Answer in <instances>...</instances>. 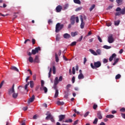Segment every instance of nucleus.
Here are the masks:
<instances>
[{
  "label": "nucleus",
  "mask_w": 125,
  "mask_h": 125,
  "mask_svg": "<svg viewBox=\"0 0 125 125\" xmlns=\"http://www.w3.org/2000/svg\"><path fill=\"white\" fill-rule=\"evenodd\" d=\"M94 65L92 63H91L90 64L91 67L93 69H96V68L100 67L101 66V62L100 61H97L96 62H94Z\"/></svg>",
  "instance_id": "1"
},
{
  "label": "nucleus",
  "mask_w": 125,
  "mask_h": 125,
  "mask_svg": "<svg viewBox=\"0 0 125 125\" xmlns=\"http://www.w3.org/2000/svg\"><path fill=\"white\" fill-rule=\"evenodd\" d=\"M63 27V24H61L60 23H58L56 26V32L58 33Z\"/></svg>",
  "instance_id": "2"
},
{
  "label": "nucleus",
  "mask_w": 125,
  "mask_h": 125,
  "mask_svg": "<svg viewBox=\"0 0 125 125\" xmlns=\"http://www.w3.org/2000/svg\"><path fill=\"white\" fill-rule=\"evenodd\" d=\"M46 115L47 116L45 118L46 120H48L49 119H50L52 122H55V120L53 118V117L51 115V114L49 112H47Z\"/></svg>",
  "instance_id": "3"
},
{
  "label": "nucleus",
  "mask_w": 125,
  "mask_h": 125,
  "mask_svg": "<svg viewBox=\"0 0 125 125\" xmlns=\"http://www.w3.org/2000/svg\"><path fill=\"white\" fill-rule=\"evenodd\" d=\"M114 41V38H113V34H109V35L108 37V42L109 43H113Z\"/></svg>",
  "instance_id": "4"
},
{
  "label": "nucleus",
  "mask_w": 125,
  "mask_h": 125,
  "mask_svg": "<svg viewBox=\"0 0 125 125\" xmlns=\"http://www.w3.org/2000/svg\"><path fill=\"white\" fill-rule=\"evenodd\" d=\"M14 87L15 85L14 84H13L12 86V87H11L10 89H9L8 91V93L9 95H11L15 92Z\"/></svg>",
  "instance_id": "5"
},
{
  "label": "nucleus",
  "mask_w": 125,
  "mask_h": 125,
  "mask_svg": "<svg viewBox=\"0 0 125 125\" xmlns=\"http://www.w3.org/2000/svg\"><path fill=\"white\" fill-rule=\"evenodd\" d=\"M39 51H41V47L40 46H38L37 47H36L34 49H32V54L35 55L37 53H38Z\"/></svg>",
  "instance_id": "6"
},
{
  "label": "nucleus",
  "mask_w": 125,
  "mask_h": 125,
  "mask_svg": "<svg viewBox=\"0 0 125 125\" xmlns=\"http://www.w3.org/2000/svg\"><path fill=\"white\" fill-rule=\"evenodd\" d=\"M62 6L59 5L56 8V11L57 13H60L62 11Z\"/></svg>",
  "instance_id": "7"
},
{
  "label": "nucleus",
  "mask_w": 125,
  "mask_h": 125,
  "mask_svg": "<svg viewBox=\"0 0 125 125\" xmlns=\"http://www.w3.org/2000/svg\"><path fill=\"white\" fill-rule=\"evenodd\" d=\"M80 19H81V24L80 25L81 28V29H83L84 25H85V23L83 22V18L82 16H81Z\"/></svg>",
  "instance_id": "8"
},
{
  "label": "nucleus",
  "mask_w": 125,
  "mask_h": 125,
  "mask_svg": "<svg viewBox=\"0 0 125 125\" xmlns=\"http://www.w3.org/2000/svg\"><path fill=\"white\" fill-rule=\"evenodd\" d=\"M35 99V96L34 95H33V96L31 97V98H30L28 101V103L30 104L31 103H32Z\"/></svg>",
  "instance_id": "9"
},
{
  "label": "nucleus",
  "mask_w": 125,
  "mask_h": 125,
  "mask_svg": "<svg viewBox=\"0 0 125 125\" xmlns=\"http://www.w3.org/2000/svg\"><path fill=\"white\" fill-rule=\"evenodd\" d=\"M75 16H72L71 17L70 21H71V23L73 25L75 23Z\"/></svg>",
  "instance_id": "10"
},
{
  "label": "nucleus",
  "mask_w": 125,
  "mask_h": 125,
  "mask_svg": "<svg viewBox=\"0 0 125 125\" xmlns=\"http://www.w3.org/2000/svg\"><path fill=\"white\" fill-rule=\"evenodd\" d=\"M40 90L41 91L44 90V93H46L47 92L48 89H47V88H46V87H44V86H43L42 87H40Z\"/></svg>",
  "instance_id": "11"
},
{
  "label": "nucleus",
  "mask_w": 125,
  "mask_h": 125,
  "mask_svg": "<svg viewBox=\"0 0 125 125\" xmlns=\"http://www.w3.org/2000/svg\"><path fill=\"white\" fill-rule=\"evenodd\" d=\"M34 62H36V63H40V60H39L38 55L36 56L34 60Z\"/></svg>",
  "instance_id": "12"
},
{
  "label": "nucleus",
  "mask_w": 125,
  "mask_h": 125,
  "mask_svg": "<svg viewBox=\"0 0 125 125\" xmlns=\"http://www.w3.org/2000/svg\"><path fill=\"white\" fill-rule=\"evenodd\" d=\"M65 117V115H61L59 116V122H62L63 119H64Z\"/></svg>",
  "instance_id": "13"
},
{
  "label": "nucleus",
  "mask_w": 125,
  "mask_h": 125,
  "mask_svg": "<svg viewBox=\"0 0 125 125\" xmlns=\"http://www.w3.org/2000/svg\"><path fill=\"white\" fill-rule=\"evenodd\" d=\"M63 37L64 39H68L70 38L71 36L70 35V34H69L68 33H65L63 35Z\"/></svg>",
  "instance_id": "14"
},
{
  "label": "nucleus",
  "mask_w": 125,
  "mask_h": 125,
  "mask_svg": "<svg viewBox=\"0 0 125 125\" xmlns=\"http://www.w3.org/2000/svg\"><path fill=\"white\" fill-rule=\"evenodd\" d=\"M116 1L118 4V6H120L123 4L124 0H116Z\"/></svg>",
  "instance_id": "15"
},
{
  "label": "nucleus",
  "mask_w": 125,
  "mask_h": 125,
  "mask_svg": "<svg viewBox=\"0 0 125 125\" xmlns=\"http://www.w3.org/2000/svg\"><path fill=\"white\" fill-rule=\"evenodd\" d=\"M97 117L100 119L101 120L103 118V116L102 115V113L100 111H98L97 112Z\"/></svg>",
  "instance_id": "16"
},
{
  "label": "nucleus",
  "mask_w": 125,
  "mask_h": 125,
  "mask_svg": "<svg viewBox=\"0 0 125 125\" xmlns=\"http://www.w3.org/2000/svg\"><path fill=\"white\" fill-rule=\"evenodd\" d=\"M116 57V54L115 53H114L111 56H110L109 58L110 62H112L114 58Z\"/></svg>",
  "instance_id": "17"
},
{
  "label": "nucleus",
  "mask_w": 125,
  "mask_h": 125,
  "mask_svg": "<svg viewBox=\"0 0 125 125\" xmlns=\"http://www.w3.org/2000/svg\"><path fill=\"white\" fill-rule=\"evenodd\" d=\"M90 52H91V53L92 54H93L94 56H97L98 54L97 53V52L96 51H95L94 50L90 49H89Z\"/></svg>",
  "instance_id": "18"
},
{
  "label": "nucleus",
  "mask_w": 125,
  "mask_h": 125,
  "mask_svg": "<svg viewBox=\"0 0 125 125\" xmlns=\"http://www.w3.org/2000/svg\"><path fill=\"white\" fill-rule=\"evenodd\" d=\"M78 35V32L77 31H75V32H72L71 33V35L72 37H74Z\"/></svg>",
  "instance_id": "19"
},
{
  "label": "nucleus",
  "mask_w": 125,
  "mask_h": 125,
  "mask_svg": "<svg viewBox=\"0 0 125 125\" xmlns=\"http://www.w3.org/2000/svg\"><path fill=\"white\" fill-rule=\"evenodd\" d=\"M11 69L12 70L17 71V72L19 71V69L16 66H11Z\"/></svg>",
  "instance_id": "20"
},
{
  "label": "nucleus",
  "mask_w": 125,
  "mask_h": 125,
  "mask_svg": "<svg viewBox=\"0 0 125 125\" xmlns=\"http://www.w3.org/2000/svg\"><path fill=\"white\" fill-rule=\"evenodd\" d=\"M59 83L58 77H56L54 80V84L55 85H58Z\"/></svg>",
  "instance_id": "21"
},
{
  "label": "nucleus",
  "mask_w": 125,
  "mask_h": 125,
  "mask_svg": "<svg viewBox=\"0 0 125 125\" xmlns=\"http://www.w3.org/2000/svg\"><path fill=\"white\" fill-rule=\"evenodd\" d=\"M18 96V93H16L15 92L12 94V97L14 99H17Z\"/></svg>",
  "instance_id": "22"
},
{
  "label": "nucleus",
  "mask_w": 125,
  "mask_h": 125,
  "mask_svg": "<svg viewBox=\"0 0 125 125\" xmlns=\"http://www.w3.org/2000/svg\"><path fill=\"white\" fill-rule=\"evenodd\" d=\"M78 79L79 80H82L84 79V76L83 74H80L78 76Z\"/></svg>",
  "instance_id": "23"
},
{
  "label": "nucleus",
  "mask_w": 125,
  "mask_h": 125,
  "mask_svg": "<svg viewBox=\"0 0 125 125\" xmlns=\"http://www.w3.org/2000/svg\"><path fill=\"white\" fill-rule=\"evenodd\" d=\"M28 61L30 63H33L34 62V60H33V57L32 56H29V57L28 58Z\"/></svg>",
  "instance_id": "24"
},
{
  "label": "nucleus",
  "mask_w": 125,
  "mask_h": 125,
  "mask_svg": "<svg viewBox=\"0 0 125 125\" xmlns=\"http://www.w3.org/2000/svg\"><path fill=\"white\" fill-rule=\"evenodd\" d=\"M57 104L58 105H62L64 104V103L63 102H60V101H58V102H57Z\"/></svg>",
  "instance_id": "25"
},
{
  "label": "nucleus",
  "mask_w": 125,
  "mask_h": 125,
  "mask_svg": "<svg viewBox=\"0 0 125 125\" xmlns=\"http://www.w3.org/2000/svg\"><path fill=\"white\" fill-rule=\"evenodd\" d=\"M103 48L106 49H109L110 48H111V46H108L107 45H104L103 46Z\"/></svg>",
  "instance_id": "26"
},
{
  "label": "nucleus",
  "mask_w": 125,
  "mask_h": 125,
  "mask_svg": "<svg viewBox=\"0 0 125 125\" xmlns=\"http://www.w3.org/2000/svg\"><path fill=\"white\" fill-rule=\"evenodd\" d=\"M55 60H56V62H58L59 61V57L58 56V55L57 54V53H55Z\"/></svg>",
  "instance_id": "27"
},
{
  "label": "nucleus",
  "mask_w": 125,
  "mask_h": 125,
  "mask_svg": "<svg viewBox=\"0 0 125 125\" xmlns=\"http://www.w3.org/2000/svg\"><path fill=\"white\" fill-rule=\"evenodd\" d=\"M114 117V116L113 115H108L106 116V118L112 119Z\"/></svg>",
  "instance_id": "28"
},
{
  "label": "nucleus",
  "mask_w": 125,
  "mask_h": 125,
  "mask_svg": "<svg viewBox=\"0 0 125 125\" xmlns=\"http://www.w3.org/2000/svg\"><path fill=\"white\" fill-rule=\"evenodd\" d=\"M119 59L117 58L114 60V62L113 63V65H115L116 63L119 62Z\"/></svg>",
  "instance_id": "29"
},
{
  "label": "nucleus",
  "mask_w": 125,
  "mask_h": 125,
  "mask_svg": "<svg viewBox=\"0 0 125 125\" xmlns=\"http://www.w3.org/2000/svg\"><path fill=\"white\" fill-rule=\"evenodd\" d=\"M74 2L76 4H81V2L80 0H74Z\"/></svg>",
  "instance_id": "30"
},
{
  "label": "nucleus",
  "mask_w": 125,
  "mask_h": 125,
  "mask_svg": "<svg viewBox=\"0 0 125 125\" xmlns=\"http://www.w3.org/2000/svg\"><path fill=\"white\" fill-rule=\"evenodd\" d=\"M58 95H59L58 90H56V92H55L54 97L55 98H57L58 96Z\"/></svg>",
  "instance_id": "31"
},
{
  "label": "nucleus",
  "mask_w": 125,
  "mask_h": 125,
  "mask_svg": "<svg viewBox=\"0 0 125 125\" xmlns=\"http://www.w3.org/2000/svg\"><path fill=\"white\" fill-rule=\"evenodd\" d=\"M30 87L31 88H33L34 85L33 81H30Z\"/></svg>",
  "instance_id": "32"
},
{
  "label": "nucleus",
  "mask_w": 125,
  "mask_h": 125,
  "mask_svg": "<svg viewBox=\"0 0 125 125\" xmlns=\"http://www.w3.org/2000/svg\"><path fill=\"white\" fill-rule=\"evenodd\" d=\"M121 14L123 15L125 14V7L123 8L122 10L121 9Z\"/></svg>",
  "instance_id": "33"
},
{
  "label": "nucleus",
  "mask_w": 125,
  "mask_h": 125,
  "mask_svg": "<svg viewBox=\"0 0 125 125\" xmlns=\"http://www.w3.org/2000/svg\"><path fill=\"white\" fill-rule=\"evenodd\" d=\"M121 77V75L120 74H117V75L116 76L115 79H116V80H118V79H119Z\"/></svg>",
  "instance_id": "34"
},
{
  "label": "nucleus",
  "mask_w": 125,
  "mask_h": 125,
  "mask_svg": "<svg viewBox=\"0 0 125 125\" xmlns=\"http://www.w3.org/2000/svg\"><path fill=\"white\" fill-rule=\"evenodd\" d=\"M96 53H97V55H101V50L100 49H98L96 51Z\"/></svg>",
  "instance_id": "35"
},
{
  "label": "nucleus",
  "mask_w": 125,
  "mask_h": 125,
  "mask_svg": "<svg viewBox=\"0 0 125 125\" xmlns=\"http://www.w3.org/2000/svg\"><path fill=\"white\" fill-rule=\"evenodd\" d=\"M95 7V5L93 4L89 9L90 11H92Z\"/></svg>",
  "instance_id": "36"
},
{
  "label": "nucleus",
  "mask_w": 125,
  "mask_h": 125,
  "mask_svg": "<svg viewBox=\"0 0 125 125\" xmlns=\"http://www.w3.org/2000/svg\"><path fill=\"white\" fill-rule=\"evenodd\" d=\"M29 82L27 83V84H26L24 86V89L25 90H27V92H28V90H27V87L29 85Z\"/></svg>",
  "instance_id": "37"
},
{
  "label": "nucleus",
  "mask_w": 125,
  "mask_h": 125,
  "mask_svg": "<svg viewBox=\"0 0 125 125\" xmlns=\"http://www.w3.org/2000/svg\"><path fill=\"white\" fill-rule=\"evenodd\" d=\"M77 44V42H72L71 44H70V46H75Z\"/></svg>",
  "instance_id": "38"
},
{
  "label": "nucleus",
  "mask_w": 125,
  "mask_h": 125,
  "mask_svg": "<svg viewBox=\"0 0 125 125\" xmlns=\"http://www.w3.org/2000/svg\"><path fill=\"white\" fill-rule=\"evenodd\" d=\"M120 21H115V25L116 26H118L120 24Z\"/></svg>",
  "instance_id": "39"
},
{
  "label": "nucleus",
  "mask_w": 125,
  "mask_h": 125,
  "mask_svg": "<svg viewBox=\"0 0 125 125\" xmlns=\"http://www.w3.org/2000/svg\"><path fill=\"white\" fill-rule=\"evenodd\" d=\"M51 71H52V68L51 67L50 68L49 72L48 73V78H50L51 77Z\"/></svg>",
  "instance_id": "40"
},
{
  "label": "nucleus",
  "mask_w": 125,
  "mask_h": 125,
  "mask_svg": "<svg viewBox=\"0 0 125 125\" xmlns=\"http://www.w3.org/2000/svg\"><path fill=\"white\" fill-rule=\"evenodd\" d=\"M121 15H122L121 12H116V13L115 14L116 16H121Z\"/></svg>",
  "instance_id": "41"
},
{
  "label": "nucleus",
  "mask_w": 125,
  "mask_h": 125,
  "mask_svg": "<svg viewBox=\"0 0 125 125\" xmlns=\"http://www.w3.org/2000/svg\"><path fill=\"white\" fill-rule=\"evenodd\" d=\"M82 9V7H78L76 9L75 11L76 12H78L79 11H81Z\"/></svg>",
  "instance_id": "42"
},
{
  "label": "nucleus",
  "mask_w": 125,
  "mask_h": 125,
  "mask_svg": "<svg viewBox=\"0 0 125 125\" xmlns=\"http://www.w3.org/2000/svg\"><path fill=\"white\" fill-rule=\"evenodd\" d=\"M53 74H56V67L53 65Z\"/></svg>",
  "instance_id": "43"
},
{
  "label": "nucleus",
  "mask_w": 125,
  "mask_h": 125,
  "mask_svg": "<svg viewBox=\"0 0 125 125\" xmlns=\"http://www.w3.org/2000/svg\"><path fill=\"white\" fill-rule=\"evenodd\" d=\"M98 121V119L97 118H96L94 121L93 122V124L96 125L97 124Z\"/></svg>",
  "instance_id": "44"
},
{
  "label": "nucleus",
  "mask_w": 125,
  "mask_h": 125,
  "mask_svg": "<svg viewBox=\"0 0 125 125\" xmlns=\"http://www.w3.org/2000/svg\"><path fill=\"white\" fill-rule=\"evenodd\" d=\"M64 122L66 123H72V120L70 119L68 120H66Z\"/></svg>",
  "instance_id": "45"
},
{
  "label": "nucleus",
  "mask_w": 125,
  "mask_h": 125,
  "mask_svg": "<svg viewBox=\"0 0 125 125\" xmlns=\"http://www.w3.org/2000/svg\"><path fill=\"white\" fill-rule=\"evenodd\" d=\"M68 7V4H65V5L63 7L64 10H65L67 9Z\"/></svg>",
  "instance_id": "46"
},
{
  "label": "nucleus",
  "mask_w": 125,
  "mask_h": 125,
  "mask_svg": "<svg viewBox=\"0 0 125 125\" xmlns=\"http://www.w3.org/2000/svg\"><path fill=\"white\" fill-rule=\"evenodd\" d=\"M107 62H108L107 59H106L105 58L104 59V60H103L104 63H106Z\"/></svg>",
  "instance_id": "47"
},
{
  "label": "nucleus",
  "mask_w": 125,
  "mask_h": 125,
  "mask_svg": "<svg viewBox=\"0 0 125 125\" xmlns=\"http://www.w3.org/2000/svg\"><path fill=\"white\" fill-rule=\"evenodd\" d=\"M120 111L122 112H125V107H122V108H121Z\"/></svg>",
  "instance_id": "48"
},
{
  "label": "nucleus",
  "mask_w": 125,
  "mask_h": 125,
  "mask_svg": "<svg viewBox=\"0 0 125 125\" xmlns=\"http://www.w3.org/2000/svg\"><path fill=\"white\" fill-rule=\"evenodd\" d=\"M97 107H98L97 104H94L93 107V109L96 110L97 109Z\"/></svg>",
  "instance_id": "49"
},
{
  "label": "nucleus",
  "mask_w": 125,
  "mask_h": 125,
  "mask_svg": "<svg viewBox=\"0 0 125 125\" xmlns=\"http://www.w3.org/2000/svg\"><path fill=\"white\" fill-rule=\"evenodd\" d=\"M72 73L74 75L75 74V67H73V68H72Z\"/></svg>",
  "instance_id": "50"
},
{
  "label": "nucleus",
  "mask_w": 125,
  "mask_h": 125,
  "mask_svg": "<svg viewBox=\"0 0 125 125\" xmlns=\"http://www.w3.org/2000/svg\"><path fill=\"white\" fill-rule=\"evenodd\" d=\"M44 82L43 80H41V87L44 86Z\"/></svg>",
  "instance_id": "51"
},
{
  "label": "nucleus",
  "mask_w": 125,
  "mask_h": 125,
  "mask_svg": "<svg viewBox=\"0 0 125 125\" xmlns=\"http://www.w3.org/2000/svg\"><path fill=\"white\" fill-rule=\"evenodd\" d=\"M75 76H73L72 78V82L73 83H75Z\"/></svg>",
  "instance_id": "52"
},
{
  "label": "nucleus",
  "mask_w": 125,
  "mask_h": 125,
  "mask_svg": "<svg viewBox=\"0 0 125 125\" xmlns=\"http://www.w3.org/2000/svg\"><path fill=\"white\" fill-rule=\"evenodd\" d=\"M83 38V36H81V37L79 38V39L78 40L77 42H81Z\"/></svg>",
  "instance_id": "53"
},
{
  "label": "nucleus",
  "mask_w": 125,
  "mask_h": 125,
  "mask_svg": "<svg viewBox=\"0 0 125 125\" xmlns=\"http://www.w3.org/2000/svg\"><path fill=\"white\" fill-rule=\"evenodd\" d=\"M32 42L33 43V45H34L36 43V40L35 39H32Z\"/></svg>",
  "instance_id": "54"
},
{
  "label": "nucleus",
  "mask_w": 125,
  "mask_h": 125,
  "mask_svg": "<svg viewBox=\"0 0 125 125\" xmlns=\"http://www.w3.org/2000/svg\"><path fill=\"white\" fill-rule=\"evenodd\" d=\"M111 24H112V23L110 22H106V25H107V26H108V27L110 26L111 25Z\"/></svg>",
  "instance_id": "55"
},
{
  "label": "nucleus",
  "mask_w": 125,
  "mask_h": 125,
  "mask_svg": "<svg viewBox=\"0 0 125 125\" xmlns=\"http://www.w3.org/2000/svg\"><path fill=\"white\" fill-rule=\"evenodd\" d=\"M122 10L121 8L120 7H118L116 9V12H120Z\"/></svg>",
  "instance_id": "56"
},
{
  "label": "nucleus",
  "mask_w": 125,
  "mask_h": 125,
  "mask_svg": "<svg viewBox=\"0 0 125 125\" xmlns=\"http://www.w3.org/2000/svg\"><path fill=\"white\" fill-rule=\"evenodd\" d=\"M71 86V84H68V85H67L66 87V88L68 90Z\"/></svg>",
  "instance_id": "57"
},
{
  "label": "nucleus",
  "mask_w": 125,
  "mask_h": 125,
  "mask_svg": "<svg viewBox=\"0 0 125 125\" xmlns=\"http://www.w3.org/2000/svg\"><path fill=\"white\" fill-rule=\"evenodd\" d=\"M98 39L99 40V41H100V42H103L102 39L101 38V37L99 36H98Z\"/></svg>",
  "instance_id": "58"
},
{
  "label": "nucleus",
  "mask_w": 125,
  "mask_h": 125,
  "mask_svg": "<svg viewBox=\"0 0 125 125\" xmlns=\"http://www.w3.org/2000/svg\"><path fill=\"white\" fill-rule=\"evenodd\" d=\"M75 20H76V22L77 23H79V17H76L75 18Z\"/></svg>",
  "instance_id": "59"
},
{
  "label": "nucleus",
  "mask_w": 125,
  "mask_h": 125,
  "mask_svg": "<svg viewBox=\"0 0 125 125\" xmlns=\"http://www.w3.org/2000/svg\"><path fill=\"white\" fill-rule=\"evenodd\" d=\"M90 113V112L89 111L87 112L84 115V117H86L88 114Z\"/></svg>",
  "instance_id": "60"
},
{
  "label": "nucleus",
  "mask_w": 125,
  "mask_h": 125,
  "mask_svg": "<svg viewBox=\"0 0 125 125\" xmlns=\"http://www.w3.org/2000/svg\"><path fill=\"white\" fill-rule=\"evenodd\" d=\"M27 55L30 57L32 55V54H33L31 52H27Z\"/></svg>",
  "instance_id": "61"
},
{
  "label": "nucleus",
  "mask_w": 125,
  "mask_h": 125,
  "mask_svg": "<svg viewBox=\"0 0 125 125\" xmlns=\"http://www.w3.org/2000/svg\"><path fill=\"white\" fill-rule=\"evenodd\" d=\"M62 76H61L60 77V78H59V79H58V81H59V82H62Z\"/></svg>",
  "instance_id": "62"
},
{
  "label": "nucleus",
  "mask_w": 125,
  "mask_h": 125,
  "mask_svg": "<svg viewBox=\"0 0 125 125\" xmlns=\"http://www.w3.org/2000/svg\"><path fill=\"white\" fill-rule=\"evenodd\" d=\"M78 122H79V121H78V120H77V121H75L74 123V124H73V125H77L78 123Z\"/></svg>",
  "instance_id": "63"
},
{
  "label": "nucleus",
  "mask_w": 125,
  "mask_h": 125,
  "mask_svg": "<svg viewBox=\"0 0 125 125\" xmlns=\"http://www.w3.org/2000/svg\"><path fill=\"white\" fill-rule=\"evenodd\" d=\"M122 116L123 118L125 119V114L122 113Z\"/></svg>",
  "instance_id": "64"
}]
</instances>
